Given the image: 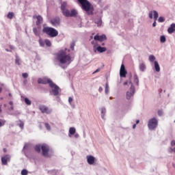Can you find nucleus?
<instances>
[{
	"label": "nucleus",
	"instance_id": "4be33fe9",
	"mask_svg": "<svg viewBox=\"0 0 175 175\" xmlns=\"http://www.w3.org/2000/svg\"><path fill=\"white\" fill-rule=\"evenodd\" d=\"M66 8H68V3H66V2H63L61 5L62 12H64V10H66Z\"/></svg>",
	"mask_w": 175,
	"mask_h": 175
},
{
	"label": "nucleus",
	"instance_id": "de8ad7c7",
	"mask_svg": "<svg viewBox=\"0 0 175 175\" xmlns=\"http://www.w3.org/2000/svg\"><path fill=\"white\" fill-rule=\"evenodd\" d=\"M152 27H157V22L154 21L152 24Z\"/></svg>",
	"mask_w": 175,
	"mask_h": 175
},
{
	"label": "nucleus",
	"instance_id": "dca6fc26",
	"mask_svg": "<svg viewBox=\"0 0 175 175\" xmlns=\"http://www.w3.org/2000/svg\"><path fill=\"white\" fill-rule=\"evenodd\" d=\"M175 31V24L172 23L167 29L168 33H173Z\"/></svg>",
	"mask_w": 175,
	"mask_h": 175
},
{
	"label": "nucleus",
	"instance_id": "f8f14e48",
	"mask_svg": "<svg viewBox=\"0 0 175 175\" xmlns=\"http://www.w3.org/2000/svg\"><path fill=\"white\" fill-rule=\"evenodd\" d=\"M52 81L50 79H38V84H49V85Z\"/></svg>",
	"mask_w": 175,
	"mask_h": 175
},
{
	"label": "nucleus",
	"instance_id": "20e7f679",
	"mask_svg": "<svg viewBox=\"0 0 175 175\" xmlns=\"http://www.w3.org/2000/svg\"><path fill=\"white\" fill-rule=\"evenodd\" d=\"M129 84L131 85V88L129 89V91L126 92V99H131V96H133L135 95V86H133V83H132L131 81H125L123 85H128Z\"/></svg>",
	"mask_w": 175,
	"mask_h": 175
},
{
	"label": "nucleus",
	"instance_id": "3c124183",
	"mask_svg": "<svg viewBox=\"0 0 175 175\" xmlns=\"http://www.w3.org/2000/svg\"><path fill=\"white\" fill-rule=\"evenodd\" d=\"M9 105H10V106H13V101H10V102H9Z\"/></svg>",
	"mask_w": 175,
	"mask_h": 175
},
{
	"label": "nucleus",
	"instance_id": "f257e3e1",
	"mask_svg": "<svg viewBox=\"0 0 175 175\" xmlns=\"http://www.w3.org/2000/svg\"><path fill=\"white\" fill-rule=\"evenodd\" d=\"M66 51H68V49L64 50H60L57 53V59L61 64V67L63 68V69H65V68L67 67L68 65H70L72 64V62L73 61V59L70 56V54L68 53ZM62 65H67L66 66H64Z\"/></svg>",
	"mask_w": 175,
	"mask_h": 175
},
{
	"label": "nucleus",
	"instance_id": "6ab92c4d",
	"mask_svg": "<svg viewBox=\"0 0 175 175\" xmlns=\"http://www.w3.org/2000/svg\"><path fill=\"white\" fill-rule=\"evenodd\" d=\"M96 50L98 51V53H105V51H107V49L106 47H102L99 46L97 47Z\"/></svg>",
	"mask_w": 175,
	"mask_h": 175
},
{
	"label": "nucleus",
	"instance_id": "1a4fd4ad",
	"mask_svg": "<svg viewBox=\"0 0 175 175\" xmlns=\"http://www.w3.org/2000/svg\"><path fill=\"white\" fill-rule=\"evenodd\" d=\"M41 150L42 151V155L44 157H46L47 158L51 157V155L49 154V152H50V147L49 146V145L42 144L41 146Z\"/></svg>",
	"mask_w": 175,
	"mask_h": 175
},
{
	"label": "nucleus",
	"instance_id": "5701e85b",
	"mask_svg": "<svg viewBox=\"0 0 175 175\" xmlns=\"http://www.w3.org/2000/svg\"><path fill=\"white\" fill-rule=\"evenodd\" d=\"M33 32L36 36H40V33L39 32V30L36 27L33 28Z\"/></svg>",
	"mask_w": 175,
	"mask_h": 175
},
{
	"label": "nucleus",
	"instance_id": "393cba45",
	"mask_svg": "<svg viewBox=\"0 0 175 175\" xmlns=\"http://www.w3.org/2000/svg\"><path fill=\"white\" fill-rule=\"evenodd\" d=\"M69 133H70V135L76 134V129L75 127H70L69 129Z\"/></svg>",
	"mask_w": 175,
	"mask_h": 175
},
{
	"label": "nucleus",
	"instance_id": "4c0bfd02",
	"mask_svg": "<svg viewBox=\"0 0 175 175\" xmlns=\"http://www.w3.org/2000/svg\"><path fill=\"white\" fill-rule=\"evenodd\" d=\"M75 46H76V44H75V42H72L70 44V49L71 50H75Z\"/></svg>",
	"mask_w": 175,
	"mask_h": 175
},
{
	"label": "nucleus",
	"instance_id": "052dcab7",
	"mask_svg": "<svg viewBox=\"0 0 175 175\" xmlns=\"http://www.w3.org/2000/svg\"><path fill=\"white\" fill-rule=\"evenodd\" d=\"M2 91V88H0V92Z\"/></svg>",
	"mask_w": 175,
	"mask_h": 175
},
{
	"label": "nucleus",
	"instance_id": "a211bd4d",
	"mask_svg": "<svg viewBox=\"0 0 175 175\" xmlns=\"http://www.w3.org/2000/svg\"><path fill=\"white\" fill-rule=\"evenodd\" d=\"M52 25H59V18H54L51 21Z\"/></svg>",
	"mask_w": 175,
	"mask_h": 175
},
{
	"label": "nucleus",
	"instance_id": "49530a36",
	"mask_svg": "<svg viewBox=\"0 0 175 175\" xmlns=\"http://www.w3.org/2000/svg\"><path fill=\"white\" fill-rule=\"evenodd\" d=\"M98 91H99V92H102V91H103V88L102 87H100L98 88Z\"/></svg>",
	"mask_w": 175,
	"mask_h": 175
},
{
	"label": "nucleus",
	"instance_id": "0eeeda50",
	"mask_svg": "<svg viewBox=\"0 0 175 175\" xmlns=\"http://www.w3.org/2000/svg\"><path fill=\"white\" fill-rule=\"evenodd\" d=\"M62 14L65 17H76V16H77V11H76V10L69 11V10L66 9L62 11Z\"/></svg>",
	"mask_w": 175,
	"mask_h": 175
},
{
	"label": "nucleus",
	"instance_id": "a19ab883",
	"mask_svg": "<svg viewBox=\"0 0 175 175\" xmlns=\"http://www.w3.org/2000/svg\"><path fill=\"white\" fill-rule=\"evenodd\" d=\"M5 122H6L5 120L0 121V128L1 126H3L5 125Z\"/></svg>",
	"mask_w": 175,
	"mask_h": 175
},
{
	"label": "nucleus",
	"instance_id": "7c9ffc66",
	"mask_svg": "<svg viewBox=\"0 0 175 175\" xmlns=\"http://www.w3.org/2000/svg\"><path fill=\"white\" fill-rule=\"evenodd\" d=\"M40 150H42V146H39V145L36 146V147H35V150H36L37 152H40Z\"/></svg>",
	"mask_w": 175,
	"mask_h": 175
},
{
	"label": "nucleus",
	"instance_id": "cd10ccee",
	"mask_svg": "<svg viewBox=\"0 0 175 175\" xmlns=\"http://www.w3.org/2000/svg\"><path fill=\"white\" fill-rule=\"evenodd\" d=\"M45 44L48 47H51V41H50V40H47V39L45 40Z\"/></svg>",
	"mask_w": 175,
	"mask_h": 175
},
{
	"label": "nucleus",
	"instance_id": "39448f33",
	"mask_svg": "<svg viewBox=\"0 0 175 175\" xmlns=\"http://www.w3.org/2000/svg\"><path fill=\"white\" fill-rule=\"evenodd\" d=\"M49 87L52 88V94L55 96H57V95H59V92H61V89L58 85H57L55 83H54L53 81L51 82Z\"/></svg>",
	"mask_w": 175,
	"mask_h": 175
},
{
	"label": "nucleus",
	"instance_id": "412c9836",
	"mask_svg": "<svg viewBox=\"0 0 175 175\" xmlns=\"http://www.w3.org/2000/svg\"><path fill=\"white\" fill-rule=\"evenodd\" d=\"M154 69L156 72H161V67H159V64L157 61L154 62Z\"/></svg>",
	"mask_w": 175,
	"mask_h": 175
},
{
	"label": "nucleus",
	"instance_id": "b1692460",
	"mask_svg": "<svg viewBox=\"0 0 175 175\" xmlns=\"http://www.w3.org/2000/svg\"><path fill=\"white\" fill-rule=\"evenodd\" d=\"M133 79L134 83L136 84V85H139V77H137V75H134Z\"/></svg>",
	"mask_w": 175,
	"mask_h": 175
},
{
	"label": "nucleus",
	"instance_id": "423d86ee",
	"mask_svg": "<svg viewBox=\"0 0 175 175\" xmlns=\"http://www.w3.org/2000/svg\"><path fill=\"white\" fill-rule=\"evenodd\" d=\"M148 126L150 131H154L158 126V120L155 118L149 120Z\"/></svg>",
	"mask_w": 175,
	"mask_h": 175
},
{
	"label": "nucleus",
	"instance_id": "f704fd0d",
	"mask_svg": "<svg viewBox=\"0 0 175 175\" xmlns=\"http://www.w3.org/2000/svg\"><path fill=\"white\" fill-rule=\"evenodd\" d=\"M105 94H109V83H105Z\"/></svg>",
	"mask_w": 175,
	"mask_h": 175
},
{
	"label": "nucleus",
	"instance_id": "ea45409f",
	"mask_svg": "<svg viewBox=\"0 0 175 175\" xmlns=\"http://www.w3.org/2000/svg\"><path fill=\"white\" fill-rule=\"evenodd\" d=\"M15 64H16V65H20V59H18V57L16 58Z\"/></svg>",
	"mask_w": 175,
	"mask_h": 175
},
{
	"label": "nucleus",
	"instance_id": "5fc2aeb1",
	"mask_svg": "<svg viewBox=\"0 0 175 175\" xmlns=\"http://www.w3.org/2000/svg\"><path fill=\"white\" fill-rule=\"evenodd\" d=\"M20 126H21V128H23V126H24V124H21Z\"/></svg>",
	"mask_w": 175,
	"mask_h": 175
},
{
	"label": "nucleus",
	"instance_id": "72a5a7b5",
	"mask_svg": "<svg viewBox=\"0 0 175 175\" xmlns=\"http://www.w3.org/2000/svg\"><path fill=\"white\" fill-rule=\"evenodd\" d=\"M44 126L47 131H51V126H50L49 123H45Z\"/></svg>",
	"mask_w": 175,
	"mask_h": 175
},
{
	"label": "nucleus",
	"instance_id": "9d476101",
	"mask_svg": "<svg viewBox=\"0 0 175 175\" xmlns=\"http://www.w3.org/2000/svg\"><path fill=\"white\" fill-rule=\"evenodd\" d=\"M152 15L154 16V20L157 23V20H158V17L159 16V14H158V12L154 10V11H150L149 12V18L150 19H152Z\"/></svg>",
	"mask_w": 175,
	"mask_h": 175
},
{
	"label": "nucleus",
	"instance_id": "aec40b11",
	"mask_svg": "<svg viewBox=\"0 0 175 175\" xmlns=\"http://www.w3.org/2000/svg\"><path fill=\"white\" fill-rule=\"evenodd\" d=\"M94 23L97 25V27H100L102 25V19L100 18L94 19Z\"/></svg>",
	"mask_w": 175,
	"mask_h": 175
},
{
	"label": "nucleus",
	"instance_id": "09e8293b",
	"mask_svg": "<svg viewBox=\"0 0 175 175\" xmlns=\"http://www.w3.org/2000/svg\"><path fill=\"white\" fill-rule=\"evenodd\" d=\"M105 111H106V109H101V113L103 114V113H105Z\"/></svg>",
	"mask_w": 175,
	"mask_h": 175
},
{
	"label": "nucleus",
	"instance_id": "8fccbe9b",
	"mask_svg": "<svg viewBox=\"0 0 175 175\" xmlns=\"http://www.w3.org/2000/svg\"><path fill=\"white\" fill-rule=\"evenodd\" d=\"M79 134L78 133H76V134H75V137L76 138V139H77L78 137H79Z\"/></svg>",
	"mask_w": 175,
	"mask_h": 175
},
{
	"label": "nucleus",
	"instance_id": "473e14b6",
	"mask_svg": "<svg viewBox=\"0 0 175 175\" xmlns=\"http://www.w3.org/2000/svg\"><path fill=\"white\" fill-rule=\"evenodd\" d=\"M39 44H40V46H41L42 47H44L45 41H43V40L40 39Z\"/></svg>",
	"mask_w": 175,
	"mask_h": 175
},
{
	"label": "nucleus",
	"instance_id": "2eb2a0df",
	"mask_svg": "<svg viewBox=\"0 0 175 175\" xmlns=\"http://www.w3.org/2000/svg\"><path fill=\"white\" fill-rule=\"evenodd\" d=\"M87 161L89 165H94L95 163V157L93 156H87Z\"/></svg>",
	"mask_w": 175,
	"mask_h": 175
},
{
	"label": "nucleus",
	"instance_id": "864d4df0",
	"mask_svg": "<svg viewBox=\"0 0 175 175\" xmlns=\"http://www.w3.org/2000/svg\"><path fill=\"white\" fill-rule=\"evenodd\" d=\"M140 122V120H136V124H139Z\"/></svg>",
	"mask_w": 175,
	"mask_h": 175
},
{
	"label": "nucleus",
	"instance_id": "6e6d98bb",
	"mask_svg": "<svg viewBox=\"0 0 175 175\" xmlns=\"http://www.w3.org/2000/svg\"><path fill=\"white\" fill-rule=\"evenodd\" d=\"M133 129H135V128H136V124H133Z\"/></svg>",
	"mask_w": 175,
	"mask_h": 175
},
{
	"label": "nucleus",
	"instance_id": "bf43d9fd",
	"mask_svg": "<svg viewBox=\"0 0 175 175\" xmlns=\"http://www.w3.org/2000/svg\"><path fill=\"white\" fill-rule=\"evenodd\" d=\"M9 96H12V93H9Z\"/></svg>",
	"mask_w": 175,
	"mask_h": 175
},
{
	"label": "nucleus",
	"instance_id": "9b49d317",
	"mask_svg": "<svg viewBox=\"0 0 175 175\" xmlns=\"http://www.w3.org/2000/svg\"><path fill=\"white\" fill-rule=\"evenodd\" d=\"M126 70H125V65L122 64L120 70V77H126Z\"/></svg>",
	"mask_w": 175,
	"mask_h": 175
},
{
	"label": "nucleus",
	"instance_id": "c9c22d12",
	"mask_svg": "<svg viewBox=\"0 0 175 175\" xmlns=\"http://www.w3.org/2000/svg\"><path fill=\"white\" fill-rule=\"evenodd\" d=\"M21 175H28V171L27 170H23L21 171Z\"/></svg>",
	"mask_w": 175,
	"mask_h": 175
},
{
	"label": "nucleus",
	"instance_id": "a18cd8bd",
	"mask_svg": "<svg viewBox=\"0 0 175 175\" xmlns=\"http://www.w3.org/2000/svg\"><path fill=\"white\" fill-rule=\"evenodd\" d=\"M100 70V68H98L97 70H96L93 74H95V73H98V72H99Z\"/></svg>",
	"mask_w": 175,
	"mask_h": 175
},
{
	"label": "nucleus",
	"instance_id": "c03bdc74",
	"mask_svg": "<svg viewBox=\"0 0 175 175\" xmlns=\"http://www.w3.org/2000/svg\"><path fill=\"white\" fill-rule=\"evenodd\" d=\"M171 146H172V147L175 146V141H174V140H172V141L171 142Z\"/></svg>",
	"mask_w": 175,
	"mask_h": 175
},
{
	"label": "nucleus",
	"instance_id": "58836bf2",
	"mask_svg": "<svg viewBox=\"0 0 175 175\" xmlns=\"http://www.w3.org/2000/svg\"><path fill=\"white\" fill-rule=\"evenodd\" d=\"M22 76L24 79H27V78H28V73H27V72L23 73Z\"/></svg>",
	"mask_w": 175,
	"mask_h": 175
},
{
	"label": "nucleus",
	"instance_id": "37998d69",
	"mask_svg": "<svg viewBox=\"0 0 175 175\" xmlns=\"http://www.w3.org/2000/svg\"><path fill=\"white\" fill-rule=\"evenodd\" d=\"M68 102L69 103H72V102H73V98H72V97H69Z\"/></svg>",
	"mask_w": 175,
	"mask_h": 175
},
{
	"label": "nucleus",
	"instance_id": "ddd939ff",
	"mask_svg": "<svg viewBox=\"0 0 175 175\" xmlns=\"http://www.w3.org/2000/svg\"><path fill=\"white\" fill-rule=\"evenodd\" d=\"M94 40H98V42H103V40H106L107 38L106 37V35L103 34L101 36L96 35L94 37Z\"/></svg>",
	"mask_w": 175,
	"mask_h": 175
},
{
	"label": "nucleus",
	"instance_id": "f03ea898",
	"mask_svg": "<svg viewBox=\"0 0 175 175\" xmlns=\"http://www.w3.org/2000/svg\"><path fill=\"white\" fill-rule=\"evenodd\" d=\"M78 3L80 5L82 10L86 12L88 16H94V5L88 1V0H77Z\"/></svg>",
	"mask_w": 175,
	"mask_h": 175
},
{
	"label": "nucleus",
	"instance_id": "6e6552de",
	"mask_svg": "<svg viewBox=\"0 0 175 175\" xmlns=\"http://www.w3.org/2000/svg\"><path fill=\"white\" fill-rule=\"evenodd\" d=\"M38 109L42 114H51L53 111V109H50L49 107L44 105H40Z\"/></svg>",
	"mask_w": 175,
	"mask_h": 175
},
{
	"label": "nucleus",
	"instance_id": "603ef678",
	"mask_svg": "<svg viewBox=\"0 0 175 175\" xmlns=\"http://www.w3.org/2000/svg\"><path fill=\"white\" fill-rule=\"evenodd\" d=\"M14 107H13V105H11V107H10V110H14Z\"/></svg>",
	"mask_w": 175,
	"mask_h": 175
},
{
	"label": "nucleus",
	"instance_id": "4d7b16f0",
	"mask_svg": "<svg viewBox=\"0 0 175 175\" xmlns=\"http://www.w3.org/2000/svg\"><path fill=\"white\" fill-rule=\"evenodd\" d=\"M6 151H7L6 148H3V152H6Z\"/></svg>",
	"mask_w": 175,
	"mask_h": 175
},
{
	"label": "nucleus",
	"instance_id": "a878e982",
	"mask_svg": "<svg viewBox=\"0 0 175 175\" xmlns=\"http://www.w3.org/2000/svg\"><path fill=\"white\" fill-rule=\"evenodd\" d=\"M139 70H141V72H144V70H146V64H141L139 65Z\"/></svg>",
	"mask_w": 175,
	"mask_h": 175
},
{
	"label": "nucleus",
	"instance_id": "bb28decb",
	"mask_svg": "<svg viewBox=\"0 0 175 175\" xmlns=\"http://www.w3.org/2000/svg\"><path fill=\"white\" fill-rule=\"evenodd\" d=\"M25 103H26V105H27V106H31V105H32V103L29 100L28 98H25Z\"/></svg>",
	"mask_w": 175,
	"mask_h": 175
},
{
	"label": "nucleus",
	"instance_id": "c756f323",
	"mask_svg": "<svg viewBox=\"0 0 175 175\" xmlns=\"http://www.w3.org/2000/svg\"><path fill=\"white\" fill-rule=\"evenodd\" d=\"M13 17H14V13L9 12L8 14V18H10V20H12V18H13Z\"/></svg>",
	"mask_w": 175,
	"mask_h": 175
},
{
	"label": "nucleus",
	"instance_id": "79ce46f5",
	"mask_svg": "<svg viewBox=\"0 0 175 175\" xmlns=\"http://www.w3.org/2000/svg\"><path fill=\"white\" fill-rule=\"evenodd\" d=\"M157 113L159 117H161L163 114V112L162 111V110H159Z\"/></svg>",
	"mask_w": 175,
	"mask_h": 175
},
{
	"label": "nucleus",
	"instance_id": "2f4dec72",
	"mask_svg": "<svg viewBox=\"0 0 175 175\" xmlns=\"http://www.w3.org/2000/svg\"><path fill=\"white\" fill-rule=\"evenodd\" d=\"M160 41L161 43H165L166 42V37H165V36H161L160 38Z\"/></svg>",
	"mask_w": 175,
	"mask_h": 175
},
{
	"label": "nucleus",
	"instance_id": "4468645a",
	"mask_svg": "<svg viewBox=\"0 0 175 175\" xmlns=\"http://www.w3.org/2000/svg\"><path fill=\"white\" fill-rule=\"evenodd\" d=\"M9 161H10V156L9 154H6L1 157V162L3 165H8V162H9Z\"/></svg>",
	"mask_w": 175,
	"mask_h": 175
},
{
	"label": "nucleus",
	"instance_id": "f3484780",
	"mask_svg": "<svg viewBox=\"0 0 175 175\" xmlns=\"http://www.w3.org/2000/svg\"><path fill=\"white\" fill-rule=\"evenodd\" d=\"M37 21L36 22V25H40L43 21V18L41 16H38L36 17Z\"/></svg>",
	"mask_w": 175,
	"mask_h": 175
},
{
	"label": "nucleus",
	"instance_id": "e433bc0d",
	"mask_svg": "<svg viewBox=\"0 0 175 175\" xmlns=\"http://www.w3.org/2000/svg\"><path fill=\"white\" fill-rule=\"evenodd\" d=\"M159 23H163L165 21V18L162 16H160L158 19Z\"/></svg>",
	"mask_w": 175,
	"mask_h": 175
},
{
	"label": "nucleus",
	"instance_id": "7ed1b4c3",
	"mask_svg": "<svg viewBox=\"0 0 175 175\" xmlns=\"http://www.w3.org/2000/svg\"><path fill=\"white\" fill-rule=\"evenodd\" d=\"M42 32L50 38H55L58 36V31L53 27H45L42 29Z\"/></svg>",
	"mask_w": 175,
	"mask_h": 175
},
{
	"label": "nucleus",
	"instance_id": "680f3d73",
	"mask_svg": "<svg viewBox=\"0 0 175 175\" xmlns=\"http://www.w3.org/2000/svg\"><path fill=\"white\" fill-rule=\"evenodd\" d=\"M102 46H105V43H103V44H102Z\"/></svg>",
	"mask_w": 175,
	"mask_h": 175
},
{
	"label": "nucleus",
	"instance_id": "13d9d810",
	"mask_svg": "<svg viewBox=\"0 0 175 175\" xmlns=\"http://www.w3.org/2000/svg\"><path fill=\"white\" fill-rule=\"evenodd\" d=\"M0 113H2V109L0 107Z\"/></svg>",
	"mask_w": 175,
	"mask_h": 175
},
{
	"label": "nucleus",
	"instance_id": "c85d7f7f",
	"mask_svg": "<svg viewBox=\"0 0 175 175\" xmlns=\"http://www.w3.org/2000/svg\"><path fill=\"white\" fill-rule=\"evenodd\" d=\"M149 61L150 62H154L155 61V56H154V55H150L149 56Z\"/></svg>",
	"mask_w": 175,
	"mask_h": 175
}]
</instances>
